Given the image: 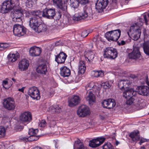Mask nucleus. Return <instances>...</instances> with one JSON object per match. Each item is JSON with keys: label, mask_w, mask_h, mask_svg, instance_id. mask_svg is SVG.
Here are the masks:
<instances>
[{"label": "nucleus", "mask_w": 149, "mask_h": 149, "mask_svg": "<svg viewBox=\"0 0 149 149\" xmlns=\"http://www.w3.org/2000/svg\"><path fill=\"white\" fill-rule=\"evenodd\" d=\"M39 12V10H32L31 12L33 16L30 18L29 25L34 30L41 23L40 19L42 16Z\"/></svg>", "instance_id": "nucleus-1"}, {"label": "nucleus", "mask_w": 149, "mask_h": 149, "mask_svg": "<svg viewBox=\"0 0 149 149\" xmlns=\"http://www.w3.org/2000/svg\"><path fill=\"white\" fill-rule=\"evenodd\" d=\"M127 34L129 37L132 36L134 40H136L138 39L140 36L141 30L137 23L133 24L130 27Z\"/></svg>", "instance_id": "nucleus-2"}, {"label": "nucleus", "mask_w": 149, "mask_h": 149, "mask_svg": "<svg viewBox=\"0 0 149 149\" xmlns=\"http://www.w3.org/2000/svg\"><path fill=\"white\" fill-rule=\"evenodd\" d=\"M120 35L121 31L118 29L107 32L105 34V37L109 41H116L120 38Z\"/></svg>", "instance_id": "nucleus-3"}, {"label": "nucleus", "mask_w": 149, "mask_h": 149, "mask_svg": "<svg viewBox=\"0 0 149 149\" xmlns=\"http://www.w3.org/2000/svg\"><path fill=\"white\" fill-rule=\"evenodd\" d=\"M15 6L14 2L13 0H6L2 3L0 7V12L3 13H7L12 10Z\"/></svg>", "instance_id": "nucleus-4"}, {"label": "nucleus", "mask_w": 149, "mask_h": 149, "mask_svg": "<svg viewBox=\"0 0 149 149\" xmlns=\"http://www.w3.org/2000/svg\"><path fill=\"white\" fill-rule=\"evenodd\" d=\"M104 58L114 59L117 56V52L116 49L112 47H108L104 50Z\"/></svg>", "instance_id": "nucleus-5"}, {"label": "nucleus", "mask_w": 149, "mask_h": 149, "mask_svg": "<svg viewBox=\"0 0 149 149\" xmlns=\"http://www.w3.org/2000/svg\"><path fill=\"white\" fill-rule=\"evenodd\" d=\"M88 7L87 6H84L83 10L78 15L75 14L72 17V19L74 21H79L81 19H87L89 16Z\"/></svg>", "instance_id": "nucleus-6"}, {"label": "nucleus", "mask_w": 149, "mask_h": 149, "mask_svg": "<svg viewBox=\"0 0 149 149\" xmlns=\"http://www.w3.org/2000/svg\"><path fill=\"white\" fill-rule=\"evenodd\" d=\"M3 105L5 108L10 111L13 110L16 107L14 99L10 97L4 99L3 100Z\"/></svg>", "instance_id": "nucleus-7"}, {"label": "nucleus", "mask_w": 149, "mask_h": 149, "mask_svg": "<svg viewBox=\"0 0 149 149\" xmlns=\"http://www.w3.org/2000/svg\"><path fill=\"white\" fill-rule=\"evenodd\" d=\"M13 32L15 36L20 37L26 34V29L22 25L16 24L13 26Z\"/></svg>", "instance_id": "nucleus-8"}, {"label": "nucleus", "mask_w": 149, "mask_h": 149, "mask_svg": "<svg viewBox=\"0 0 149 149\" xmlns=\"http://www.w3.org/2000/svg\"><path fill=\"white\" fill-rule=\"evenodd\" d=\"M42 17L49 19H53L55 14V8H46L44 9L42 11L39 10Z\"/></svg>", "instance_id": "nucleus-9"}, {"label": "nucleus", "mask_w": 149, "mask_h": 149, "mask_svg": "<svg viewBox=\"0 0 149 149\" xmlns=\"http://www.w3.org/2000/svg\"><path fill=\"white\" fill-rule=\"evenodd\" d=\"M28 95L33 99L39 100L40 98V91L35 86H32L29 88L28 92Z\"/></svg>", "instance_id": "nucleus-10"}, {"label": "nucleus", "mask_w": 149, "mask_h": 149, "mask_svg": "<svg viewBox=\"0 0 149 149\" xmlns=\"http://www.w3.org/2000/svg\"><path fill=\"white\" fill-rule=\"evenodd\" d=\"M90 113L89 108L85 105L80 106L77 111V113L79 117H84L89 114Z\"/></svg>", "instance_id": "nucleus-11"}, {"label": "nucleus", "mask_w": 149, "mask_h": 149, "mask_svg": "<svg viewBox=\"0 0 149 149\" xmlns=\"http://www.w3.org/2000/svg\"><path fill=\"white\" fill-rule=\"evenodd\" d=\"M23 10L21 8H16L14 10L13 13V20L14 22H20L22 21L21 17L23 15Z\"/></svg>", "instance_id": "nucleus-12"}, {"label": "nucleus", "mask_w": 149, "mask_h": 149, "mask_svg": "<svg viewBox=\"0 0 149 149\" xmlns=\"http://www.w3.org/2000/svg\"><path fill=\"white\" fill-rule=\"evenodd\" d=\"M105 139V138L102 137L93 139L89 141V146L92 148L97 147L102 144Z\"/></svg>", "instance_id": "nucleus-13"}, {"label": "nucleus", "mask_w": 149, "mask_h": 149, "mask_svg": "<svg viewBox=\"0 0 149 149\" xmlns=\"http://www.w3.org/2000/svg\"><path fill=\"white\" fill-rule=\"evenodd\" d=\"M108 2V0H98L95 4V8L100 12L105 8Z\"/></svg>", "instance_id": "nucleus-14"}, {"label": "nucleus", "mask_w": 149, "mask_h": 149, "mask_svg": "<svg viewBox=\"0 0 149 149\" xmlns=\"http://www.w3.org/2000/svg\"><path fill=\"white\" fill-rule=\"evenodd\" d=\"M81 99L78 95H74L69 98L68 105L70 107H74L78 105L80 102Z\"/></svg>", "instance_id": "nucleus-15"}, {"label": "nucleus", "mask_w": 149, "mask_h": 149, "mask_svg": "<svg viewBox=\"0 0 149 149\" xmlns=\"http://www.w3.org/2000/svg\"><path fill=\"white\" fill-rule=\"evenodd\" d=\"M101 104L104 108L108 109L112 108L116 105L114 100L111 99L104 100Z\"/></svg>", "instance_id": "nucleus-16"}, {"label": "nucleus", "mask_w": 149, "mask_h": 149, "mask_svg": "<svg viewBox=\"0 0 149 149\" xmlns=\"http://www.w3.org/2000/svg\"><path fill=\"white\" fill-rule=\"evenodd\" d=\"M20 120L22 123H29L32 120V115L29 112L22 113L19 117Z\"/></svg>", "instance_id": "nucleus-17"}, {"label": "nucleus", "mask_w": 149, "mask_h": 149, "mask_svg": "<svg viewBox=\"0 0 149 149\" xmlns=\"http://www.w3.org/2000/svg\"><path fill=\"white\" fill-rule=\"evenodd\" d=\"M136 91L139 94L147 96L149 95V88L145 86H139L136 88Z\"/></svg>", "instance_id": "nucleus-18"}, {"label": "nucleus", "mask_w": 149, "mask_h": 149, "mask_svg": "<svg viewBox=\"0 0 149 149\" xmlns=\"http://www.w3.org/2000/svg\"><path fill=\"white\" fill-rule=\"evenodd\" d=\"M67 56L66 54L63 52H61L60 53L55 56V61L58 63H63Z\"/></svg>", "instance_id": "nucleus-19"}, {"label": "nucleus", "mask_w": 149, "mask_h": 149, "mask_svg": "<svg viewBox=\"0 0 149 149\" xmlns=\"http://www.w3.org/2000/svg\"><path fill=\"white\" fill-rule=\"evenodd\" d=\"M139 48L138 47H134L132 52L129 54V58L131 59H136L140 58L141 54L139 50Z\"/></svg>", "instance_id": "nucleus-20"}, {"label": "nucleus", "mask_w": 149, "mask_h": 149, "mask_svg": "<svg viewBox=\"0 0 149 149\" xmlns=\"http://www.w3.org/2000/svg\"><path fill=\"white\" fill-rule=\"evenodd\" d=\"M29 65L28 61L26 59H24L19 61L18 64L19 70L21 71L26 70Z\"/></svg>", "instance_id": "nucleus-21"}, {"label": "nucleus", "mask_w": 149, "mask_h": 149, "mask_svg": "<svg viewBox=\"0 0 149 149\" xmlns=\"http://www.w3.org/2000/svg\"><path fill=\"white\" fill-rule=\"evenodd\" d=\"M41 52L40 48L36 46L31 47L30 48L29 51L30 55L32 56H39Z\"/></svg>", "instance_id": "nucleus-22"}, {"label": "nucleus", "mask_w": 149, "mask_h": 149, "mask_svg": "<svg viewBox=\"0 0 149 149\" xmlns=\"http://www.w3.org/2000/svg\"><path fill=\"white\" fill-rule=\"evenodd\" d=\"M54 3L58 7L64 12L66 11L67 4L65 3H63L61 0H53Z\"/></svg>", "instance_id": "nucleus-23"}, {"label": "nucleus", "mask_w": 149, "mask_h": 149, "mask_svg": "<svg viewBox=\"0 0 149 149\" xmlns=\"http://www.w3.org/2000/svg\"><path fill=\"white\" fill-rule=\"evenodd\" d=\"M129 136L133 141L136 142L140 139L139 132L137 130H134L130 134Z\"/></svg>", "instance_id": "nucleus-24"}, {"label": "nucleus", "mask_w": 149, "mask_h": 149, "mask_svg": "<svg viewBox=\"0 0 149 149\" xmlns=\"http://www.w3.org/2000/svg\"><path fill=\"white\" fill-rule=\"evenodd\" d=\"M136 91H134L133 88H128L125 90L123 93V96L125 98L127 99L129 97L135 95Z\"/></svg>", "instance_id": "nucleus-25"}, {"label": "nucleus", "mask_w": 149, "mask_h": 149, "mask_svg": "<svg viewBox=\"0 0 149 149\" xmlns=\"http://www.w3.org/2000/svg\"><path fill=\"white\" fill-rule=\"evenodd\" d=\"M60 69V75L63 77H68L70 75L71 72L70 69L66 66H63L61 67Z\"/></svg>", "instance_id": "nucleus-26"}, {"label": "nucleus", "mask_w": 149, "mask_h": 149, "mask_svg": "<svg viewBox=\"0 0 149 149\" xmlns=\"http://www.w3.org/2000/svg\"><path fill=\"white\" fill-rule=\"evenodd\" d=\"M126 99V104L128 105H131L134 103H135L136 104H139L140 100L134 95Z\"/></svg>", "instance_id": "nucleus-27"}, {"label": "nucleus", "mask_w": 149, "mask_h": 149, "mask_svg": "<svg viewBox=\"0 0 149 149\" xmlns=\"http://www.w3.org/2000/svg\"><path fill=\"white\" fill-rule=\"evenodd\" d=\"M73 149H87L86 147L84 146L83 143L77 139L75 141L73 145Z\"/></svg>", "instance_id": "nucleus-28"}, {"label": "nucleus", "mask_w": 149, "mask_h": 149, "mask_svg": "<svg viewBox=\"0 0 149 149\" xmlns=\"http://www.w3.org/2000/svg\"><path fill=\"white\" fill-rule=\"evenodd\" d=\"M47 29V26L45 24L42 23L41 22L36 29L34 30V31L38 33H39L40 32H44L46 31Z\"/></svg>", "instance_id": "nucleus-29"}, {"label": "nucleus", "mask_w": 149, "mask_h": 149, "mask_svg": "<svg viewBox=\"0 0 149 149\" xmlns=\"http://www.w3.org/2000/svg\"><path fill=\"white\" fill-rule=\"evenodd\" d=\"M36 71L38 73L46 74L47 72V65L46 64H42L39 65L36 68Z\"/></svg>", "instance_id": "nucleus-30"}, {"label": "nucleus", "mask_w": 149, "mask_h": 149, "mask_svg": "<svg viewBox=\"0 0 149 149\" xmlns=\"http://www.w3.org/2000/svg\"><path fill=\"white\" fill-rule=\"evenodd\" d=\"M86 70L85 62L84 61H80L78 66V74H82L84 73Z\"/></svg>", "instance_id": "nucleus-31"}, {"label": "nucleus", "mask_w": 149, "mask_h": 149, "mask_svg": "<svg viewBox=\"0 0 149 149\" xmlns=\"http://www.w3.org/2000/svg\"><path fill=\"white\" fill-rule=\"evenodd\" d=\"M84 56L85 58H87L88 61L91 62L94 58L95 54L91 51L87 50L84 53Z\"/></svg>", "instance_id": "nucleus-32"}, {"label": "nucleus", "mask_w": 149, "mask_h": 149, "mask_svg": "<svg viewBox=\"0 0 149 149\" xmlns=\"http://www.w3.org/2000/svg\"><path fill=\"white\" fill-rule=\"evenodd\" d=\"M19 57V53L16 52L15 54H9L7 56V58L9 62H13L16 61Z\"/></svg>", "instance_id": "nucleus-33"}, {"label": "nucleus", "mask_w": 149, "mask_h": 149, "mask_svg": "<svg viewBox=\"0 0 149 149\" xmlns=\"http://www.w3.org/2000/svg\"><path fill=\"white\" fill-rule=\"evenodd\" d=\"M86 100L88 102L89 104L91 105L95 102V96L92 92H90L86 97Z\"/></svg>", "instance_id": "nucleus-34"}, {"label": "nucleus", "mask_w": 149, "mask_h": 149, "mask_svg": "<svg viewBox=\"0 0 149 149\" xmlns=\"http://www.w3.org/2000/svg\"><path fill=\"white\" fill-rule=\"evenodd\" d=\"M143 48L145 53L149 56V40L144 41L143 44Z\"/></svg>", "instance_id": "nucleus-35"}, {"label": "nucleus", "mask_w": 149, "mask_h": 149, "mask_svg": "<svg viewBox=\"0 0 149 149\" xmlns=\"http://www.w3.org/2000/svg\"><path fill=\"white\" fill-rule=\"evenodd\" d=\"M50 109H51L53 113H60L61 111V107H59L58 104L53 105L50 107Z\"/></svg>", "instance_id": "nucleus-36"}, {"label": "nucleus", "mask_w": 149, "mask_h": 149, "mask_svg": "<svg viewBox=\"0 0 149 149\" xmlns=\"http://www.w3.org/2000/svg\"><path fill=\"white\" fill-rule=\"evenodd\" d=\"M67 13V8H66V11L65 12H63L61 10L59 9V10H58V11L56 12H55V16L58 19H60L62 15H64L66 14Z\"/></svg>", "instance_id": "nucleus-37"}, {"label": "nucleus", "mask_w": 149, "mask_h": 149, "mask_svg": "<svg viewBox=\"0 0 149 149\" xmlns=\"http://www.w3.org/2000/svg\"><path fill=\"white\" fill-rule=\"evenodd\" d=\"M70 6L74 9L77 8L79 4L78 0H70Z\"/></svg>", "instance_id": "nucleus-38"}, {"label": "nucleus", "mask_w": 149, "mask_h": 149, "mask_svg": "<svg viewBox=\"0 0 149 149\" xmlns=\"http://www.w3.org/2000/svg\"><path fill=\"white\" fill-rule=\"evenodd\" d=\"M94 77H102L104 76V72L102 70H94Z\"/></svg>", "instance_id": "nucleus-39"}, {"label": "nucleus", "mask_w": 149, "mask_h": 149, "mask_svg": "<svg viewBox=\"0 0 149 149\" xmlns=\"http://www.w3.org/2000/svg\"><path fill=\"white\" fill-rule=\"evenodd\" d=\"M103 149H114L113 146L110 143H105L102 146Z\"/></svg>", "instance_id": "nucleus-40"}, {"label": "nucleus", "mask_w": 149, "mask_h": 149, "mask_svg": "<svg viewBox=\"0 0 149 149\" xmlns=\"http://www.w3.org/2000/svg\"><path fill=\"white\" fill-rule=\"evenodd\" d=\"M38 132V130L37 129H34L33 128H31L29 129L28 134L30 136H32L36 135Z\"/></svg>", "instance_id": "nucleus-41"}, {"label": "nucleus", "mask_w": 149, "mask_h": 149, "mask_svg": "<svg viewBox=\"0 0 149 149\" xmlns=\"http://www.w3.org/2000/svg\"><path fill=\"white\" fill-rule=\"evenodd\" d=\"M96 87L94 83L93 82H91L88 84L86 86V89L87 91L91 90L92 88H95Z\"/></svg>", "instance_id": "nucleus-42"}, {"label": "nucleus", "mask_w": 149, "mask_h": 149, "mask_svg": "<svg viewBox=\"0 0 149 149\" xmlns=\"http://www.w3.org/2000/svg\"><path fill=\"white\" fill-rule=\"evenodd\" d=\"M6 135V130L4 127L0 126V137H4Z\"/></svg>", "instance_id": "nucleus-43"}, {"label": "nucleus", "mask_w": 149, "mask_h": 149, "mask_svg": "<svg viewBox=\"0 0 149 149\" xmlns=\"http://www.w3.org/2000/svg\"><path fill=\"white\" fill-rule=\"evenodd\" d=\"M124 83L125 82H124V79L121 80L119 81L118 83V88L122 90L124 89Z\"/></svg>", "instance_id": "nucleus-44"}, {"label": "nucleus", "mask_w": 149, "mask_h": 149, "mask_svg": "<svg viewBox=\"0 0 149 149\" xmlns=\"http://www.w3.org/2000/svg\"><path fill=\"white\" fill-rule=\"evenodd\" d=\"M101 86L105 89H108L110 87V85L109 84V82L107 81L102 83L101 84Z\"/></svg>", "instance_id": "nucleus-45"}, {"label": "nucleus", "mask_w": 149, "mask_h": 149, "mask_svg": "<svg viewBox=\"0 0 149 149\" xmlns=\"http://www.w3.org/2000/svg\"><path fill=\"white\" fill-rule=\"evenodd\" d=\"M93 42H95L96 44H98L101 41L99 35L95 36L93 38Z\"/></svg>", "instance_id": "nucleus-46"}, {"label": "nucleus", "mask_w": 149, "mask_h": 149, "mask_svg": "<svg viewBox=\"0 0 149 149\" xmlns=\"http://www.w3.org/2000/svg\"><path fill=\"white\" fill-rule=\"evenodd\" d=\"M79 4L83 6H86L89 2V0H78Z\"/></svg>", "instance_id": "nucleus-47"}, {"label": "nucleus", "mask_w": 149, "mask_h": 149, "mask_svg": "<svg viewBox=\"0 0 149 149\" xmlns=\"http://www.w3.org/2000/svg\"><path fill=\"white\" fill-rule=\"evenodd\" d=\"M9 47V44L6 42L0 43V48L5 49Z\"/></svg>", "instance_id": "nucleus-48"}, {"label": "nucleus", "mask_w": 149, "mask_h": 149, "mask_svg": "<svg viewBox=\"0 0 149 149\" xmlns=\"http://www.w3.org/2000/svg\"><path fill=\"white\" fill-rule=\"evenodd\" d=\"M124 82L126 83L125 84V83H124V89L125 88H128L130 86V80L124 79Z\"/></svg>", "instance_id": "nucleus-49"}, {"label": "nucleus", "mask_w": 149, "mask_h": 149, "mask_svg": "<svg viewBox=\"0 0 149 149\" xmlns=\"http://www.w3.org/2000/svg\"><path fill=\"white\" fill-rule=\"evenodd\" d=\"M19 139L20 140L23 141H30V138L29 136H20Z\"/></svg>", "instance_id": "nucleus-50"}, {"label": "nucleus", "mask_w": 149, "mask_h": 149, "mask_svg": "<svg viewBox=\"0 0 149 149\" xmlns=\"http://www.w3.org/2000/svg\"><path fill=\"white\" fill-rule=\"evenodd\" d=\"M90 31V30H86L82 31L81 34V37L82 38H84L86 37L88 34V32H89Z\"/></svg>", "instance_id": "nucleus-51"}, {"label": "nucleus", "mask_w": 149, "mask_h": 149, "mask_svg": "<svg viewBox=\"0 0 149 149\" xmlns=\"http://www.w3.org/2000/svg\"><path fill=\"white\" fill-rule=\"evenodd\" d=\"M29 137L30 138V141H32L38 140L39 138V136L34 135L32 136H29Z\"/></svg>", "instance_id": "nucleus-52"}, {"label": "nucleus", "mask_w": 149, "mask_h": 149, "mask_svg": "<svg viewBox=\"0 0 149 149\" xmlns=\"http://www.w3.org/2000/svg\"><path fill=\"white\" fill-rule=\"evenodd\" d=\"M25 3L26 6L28 8H30L32 6V5L31 3V2L30 1V0H26Z\"/></svg>", "instance_id": "nucleus-53"}, {"label": "nucleus", "mask_w": 149, "mask_h": 149, "mask_svg": "<svg viewBox=\"0 0 149 149\" xmlns=\"http://www.w3.org/2000/svg\"><path fill=\"white\" fill-rule=\"evenodd\" d=\"M46 124V122L45 120H41L39 124V126L40 127H45Z\"/></svg>", "instance_id": "nucleus-54"}, {"label": "nucleus", "mask_w": 149, "mask_h": 149, "mask_svg": "<svg viewBox=\"0 0 149 149\" xmlns=\"http://www.w3.org/2000/svg\"><path fill=\"white\" fill-rule=\"evenodd\" d=\"M76 39L78 41H80L81 40V35L80 34H78L75 36Z\"/></svg>", "instance_id": "nucleus-55"}, {"label": "nucleus", "mask_w": 149, "mask_h": 149, "mask_svg": "<svg viewBox=\"0 0 149 149\" xmlns=\"http://www.w3.org/2000/svg\"><path fill=\"white\" fill-rule=\"evenodd\" d=\"M23 129V127L22 126H20L17 127L16 129V132H19L22 131Z\"/></svg>", "instance_id": "nucleus-56"}, {"label": "nucleus", "mask_w": 149, "mask_h": 149, "mask_svg": "<svg viewBox=\"0 0 149 149\" xmlns=\"http://www.w3.org/2000/svg\"><path fill=\"white\" fill-rule=\"evenodd\" d=\"M147 141H148L146 139H144V138H142V139H141L140 141L139 142V143L140 144V145H141L142 143H143L144 142Z\"/></svg>", "instance_id": "nucleus-57"}, {"label": "nucleus", "mask_w": 149, "mask_h": 149, "mask_svg": "<svg viewBox=\"0 0 149 149\" xmlns=\"http://www.w3.org/2000/svg\"><path fill=\"white\" fill-rule=\"evenodd\" d=\"M143 19L145 20V22L146 25H147L148 20L147 19L146 16V15H143Z\"/></svg>", "instance_id": "nucleus-58"}, {"label": "nucleus", "mask_w": 149, "mask_h": 149, "mask_svg": "<svg viewBox=\"0 0 149 149\" xmlns=\"http://www.w3.org/2000/svg\"><path fill=\"white\" fill-rule=\"evenodd\" d=\"M118 42V45H124L125 43V41L123 40L121 41L120 42Z\"/></svg>", "instance_id": "nucleus-59"}, {"label": "nucleus", "mask_w": 149, "mask_h": 149, "mask_svg": "<svg viewBox=\"0 0 149 149\" xmlns=\"http://www.w3.org/2000/svg\"><path fill=\"white\" fill-rule=\"evenodd\" d=\"M8 81L6 80H3V81L2 85L3 86L5 85H8Z\"/></svg>", "instance_id": "nucleus-60"}, {"label": "nucleus", "mask_w": 149, "mask_h": 149, "mask_svg": "<svg viewBox=\"0 0 149 149\" xmlns=\"http://www.w3.org/2000/svg\"><path fill=\"white\" fill-rule=\"evenodd\" d=\"M24 88H25V87H23L19 89L18 91H21V92H24Z\"/></svg>", "instance_id": "nucleus-61"}, {"label": "nucleus", "mask_w": 149, "mask_h": 149, "mask_svg": "<svg viewBox=\"0 0 149 149\" xmlns=\"http://www.w3.org/2000/svg\"><path fill=\"white\" fill-rule=\"evenodd\" d=\"M3 87L6 89H8L10 87V86H8L7 85H5L3 86Z\"/></svg>", "instance_id": "nucleus-62"}, {"label": "nucleus", "mask_w": 149, "mask_h": 149, "mask_svg": "<svg viewBox=\"0 0 149 149\" xmlns=\"http://www.w3.org/2000/svg\"><path fill=\"white\" fill-rule=\"evenodd\" d=\"M0 149H4V146L3 145H0Z\"/></svg>", "instance_id": "nucleus-63"}, {"label": "nucleus", "mask_w": 149, "mask_h": 149, "mask_svg": "<svg viewBox=\"0 0 149 149\" xmlns=\"http://www.w3.org/2000/svg\"><path fill=\"white\" fill-rule=\"evenodd\" d=\"M33 149H42V148H41L40 147L37 146L34 147Z\"/></svg>", "instance_id": "nucleus-64"}]
</instances>
